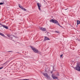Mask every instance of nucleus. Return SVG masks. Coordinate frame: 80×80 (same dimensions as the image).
<instances>
[{"label": "nucleus", "instance_id": "obj_3", "mask_svg": "<svg viewBox=\"0 0 80 80\" xmlns=\"http://www.w3.org/2000/svg\"><path fill=\"white\" fill-rule=\"evenodd\" d=\"M43 75L46 77V78H48L49 79H50V76L48 75L47 73H43Z\"/></svg>", "mask_w": 80, "mask_h": 80}, {"label": "nucleus", "instance_id": "obj_13", "mask_svg": "<svg viewBox=\"0 0 80 80\" xmlns=\"http://www.w3.org/2000/svg\"><path fill=\"white\" fill-rule=\"evenodd\" d=\"M19 7H20V8H22V9L23 8V7L21 6H20V5H19Z\"/></svg>", "mask_w": 80, "mask_h": 80}, {"label": "nucleus", "instance_id": "obj_1", "mask_svg": "<svg viewBox=\"0 0 80 80\" xmlns=\"http://www.w3.org/2000/svg\"><path fill=\"white\" fill-rule=\"evenodd\" d=\"M32 48L33 51L35 53H38V50L37 49L33 47H32Z\"/></svg>", "mask_w": 80, "mask_h": 80}, {"label": "nucleus", "instance_id": "obj_5", "mask_svg": "<svg viewBox=\"0 0 80 80\" xmlns=\"http://www.w3.org/2000/svg\"><path fill=\"white\" fill-rule=\"evenodd\" d=\"M37 5L39 10H41L40 7H42V5H41V4L39 3H38L37 4Z\"/></svg>", "mask_w": 80, "mask_h": 80}, {"label": "nucleus", "instance_id": "obj_8", "mask_svg": "<svg viewBox=\"0 0 80 80\" xmlns=\"http://www.w3.org/2000/svg\"><path fill=\"white\" fill-rule=\"evenodd\" d=\"M52 78H53V79H56L57 78V77H56L55 76H54V75L53 74H52Z\"/></svg>", "mask_w": 80, "mask_h": 80}, {"label": "nucleus", "instance_id": "obj_9", "mask_svg": "<svg viewBox=\"0 0 80 80\" xmlns=\"http://www.w3.org/2000/svg\"><path fill=\"white\" fill-rule=\"evenodd\" d=\"M50 40L49 38H47L46 37H45V39L44 40V41H46V40Z\"/></svg>", "mask_w": 80, "mask_h": 80}, {"label": "nucleus", "instance_id": "obj_21", "mask_svg": "<svg viewBox=\"0 0 80 80\" xmlns=\"http://www.w3.org/2000/svg\"><path fill=\"white\" fill-rule=\"evenodd\" d=\"M56 32H57V33H59V32H57V31H56Z\"/></svg>", "mask_w": 80, "mask_h": 80}, {"label": "nucleus", "instance_id": "obj_10", "mask_svg": "<svg viewBox=\"0 0 80 80\" xmlns=\"http://www.w3.org/2000/svg\"><path fill=\"white\" fill-rule=\"evenodd\" d=\"M2 27H3L4 28H6V29H8V27L5 25H2Z\"/></svg>", "mask_w": 80, "mask_h": 80}, {"label": "nucleus", "instance_id": "obj_6", "mask_svg": "<svg viewBox=\"0 0 80 80\" xmlns=\"http://www.w3.org/2000/svg\"><path fill=\"white\" fill-rule=\"evenodd\" d=\"M8 37H9L10 39H13V37H14V36L12 35H8Z\"/></svg>", "mask_w": 80, "mask_h": 80}, {"label": "nucleus", "instance_id": "obj_17", "mask_svg": "<svg viewBox=\"0 0 80 80\" xmlns=\"http://www.w3.org/2000/svg\"><path fill=\"white\" fill-rule=\"evenodd\" d=\"M3 4H4V3H0V5H3Z\"/></svg>", "mask_w": 80, "mask_h": 80}, {"label": "nucleus", "instance_id": "obj_7", "mask_svg": "<svg viewBox=\"0 0 80 80\" xmlns=\"http://www.w3.org/2000/svg\"><path fill=\"white\" fill-rule=\"evenodd\" d=\"M40 30H42V31H43V32H44L45 31H46L47 29H46V28H40Z\"/></svg>", "mask_w": 80, "mask_h": 80}, {"label": "nucleus", "instance_id": "obj_12", "mask_svg": "<svg viewBox=\"0 0 80 80\" xmlns=\"http://www.w3.org/2000/svg\"><path fill=\"white\" fill-rule=\"evenodd\" d=\"M0 35H1V36H3V37L5 36L4 34L1 32H0Z\"/></svg>", "mask_w": 80, "mask_h": 80}, {"label": "nucleus", "instance_id": "obj_2", "mask_svg": "<svg viewBox=\"0 0 80 80\" xmlns=\"http://www.w3.org/2000/svg\"><path fill=\"white\" fill-rule=\"evenodd\" d=\"M50 22H52L54 23H57L58 21L57 20L53 19H51L50 21Z\"/></svg>", "mask_w": 80, "mask_h": 80}, {"label": "nucleus", "instance_id": "obj_14", "mask_svg": "<svg viewBox=\"0 0 80 80\" xmlns=\"http://www.w3.org/2000/svg\"><path fill=\"white\" fill-rule=\"evenodd\" d=\"M22 10H23L24 11H26V9H25L24 8H22Z\"/></svg>", "mask_w": 80, "mask_h": 80}, {"label": "nucleus", "instance_id": "obj_19", "mask_svg": "<svg viewBox=\"0 0 80 80\" xmlns=\"http://www.w3.org/2000/svg\"><path fill=\"white\" fill-rule=\"evenodd\" d=\"M3 68V67L0 68V70L1 69H2Z\"/></svg>", "mask_w": 80, "mask_h": 80}, {"label": "nucleus", "instance_id": "obj_4", "mask_svg": "<svg viewBox=\"0 0 80 80\" xmlns=\"http://www.w3.org/2000/svg\"><path fill=\"white\" fill-rule=\"evenodd\" d=\"M76 69L79 72H80V66L79 65H78L76 66Z\"/></svg>", "mask_w": 80, "mask_h": 80}, {"label": "nucleus", "instance_id": "obj_20", "mask_svg": "<svg viewBox=\"0 0 80 80\" xmlns=\"http://www.w3.org/2000/svg\"><path fill=\"white\" fill-rule=\"evenodd\" d=\"M0 25H2H2H3L2 24L0 23Z\"/></svg>", "mask_w": 80, "mask_h": 80}, {"label": "nucleus", "instance_id": "obj_23", "mask_svg": "<svg viewBox=\"0 0 80 80\" xmlns=\"http://www.w3.org/2000/svg\"><path fill=\"white\" fill-rule=\"evenodd\" d=\"M68 9H65V10H67Z\"/></svg>", "mask_w": 80, "mask_h": 80}, {"label": "nucleus", "instance_id": "obj_15", "mask_svg": "<svg viewBox=\"0 0 80 80\" xmlns=\"http://www.w3.org/2000/svg\"><path fill=\"white\" fill-rule=\"evenodd\" d=\"M57 24L60 27H62L61 26H60V24H59V23H57Z\"/></svg>", "mask_w": 80, "mask_h": 80}, {"label": "nucleus", "instance_id": "obj_18", "mask_svg": "<svg viewBox=\"0 0 80 80\" xmlns=\"http://www.w3.org/2000/svg\"><path fill=\"white\" fill-rule=\"evenodd\" d=\"M22 80H29L28 79H23Z\"/></svg>", "mask_w": 80, "mask_h": 80}, {"label": "nucleus", "instance_id": "obj_22", "mask_svg": "<svg viewBox=\"0 0 80 80\" xmlns=\"http://www.w3.org/2000/svg\"><path fill=\"white\" fill-rule=\"evenodd\" d=\"M8 52H12V51H8Z\"/></svg>", "mask_w": 80, "mask_h": 80}, {"label": "nucleus", "instance_id": "obj_11", "mask_svg": "<svg viewBox=\"0 0 80 80\" xmlns=\"http://www.w3.org/2000/svg\"><path fill=\"white\" fill-rule=\"evenodd\" d=\"M77 25H78L80 24V21L78 20L77 21Z\"/></svg>", "mask_w": 80, "mask_h": 80}, {"label": "nucleus", "instance_id": "obj_16", "mask_svg": "<svg viewBox=\"0 0 80 80\" xmlns=\"http://www.w3.org/2000/svg\"><path fill=\"white\" fill-rule=\"evenodd\" d=\"M63 57V54H61V55H60V57L61 58H62Z\"/></svg>", "mask_w": 80, "mask_h": 80}]
</instances>
